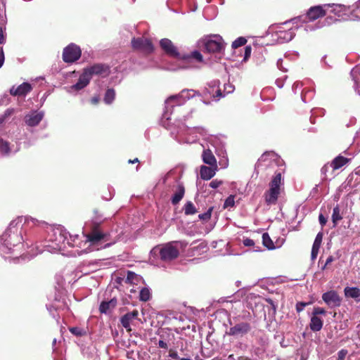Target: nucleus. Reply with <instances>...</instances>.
Here are the masks:
<instances>
[{
    "label": "nucleus",
    "mask_w": 360,
    "mask_h": 360,
    "mask_svg": "<svg viewBox=\"0 0 360 360\" xmlns=\"http://www.w3.org/2000/svg\"><path fill=\"white\" fill-rule=\"evenodd\" d=\"M0 152L4 155H8L11 153L9 143L2 139H0Z\"/></svg>",
    "instance_id": "obj_30"
},
{
    "label": "nucleus",
    "mask_w": 360,
    "mask_h": 360,
    "mask_svg": "<svg viewBox=\"0 0 360 360\" xmlns=\"http://www.w3.org/2000/svg\"><path fill=\"white\" fill-rule=\"evenodd\" d=\"M202 160L204 163L211 167H217V160L210 149L204 150L202 155Z\"/></svg>",
    "instance_id": "obj_23"
},
{
    "label": "nucleus",
    "mask_w": 360,
    "mask_h": 360,
    "mask_svg": "<svg viewBox=\"0 0 360 360\" xmlns=\"http://www.w3.org/2000/svg\"><path fill=\"white\" fill-rule=\"evenodd\" d=\"M334 261V257L333 256H329L326 259V264H330L331 262Z\"/></svg>",
    "instance_id": "obj_62"
},
{
    "label": "nucleus",
    "mask_w": 360,
    "mask_h": 360,
    "mask_svg": "<svg viewBox=\"0 0 360 360\" xmlns=\"http://www.w3.org/2000/svg\"><path fill=\"white\" fill-rule=\"evenodd\" d=\"M5 31V27H0V44H4L6 42Z\"/></svg>",
    "instance_id": "obj_43"
},
{
    "label": "nucleus",
    "mask_w": 360,
    "mask_h": 360,
    "mask_svg": "<svg viewBox=\"0 0 360 360\" xmlns=\"http://www.w3.org/2000/svg\"><path fill=\"white\" fill-rule=\"evenodd\" d=\"M160 45L162 50L170 56L175 58L179 56V54L177 49L174 46L171 40L168 39H162L160 41Z\"/></svg>",
    "instance_id": "obj_17"
},
{
    "label": "nucleus",
    "mask_w": 360,
    "mask_h": 360,
    "mask_svg": "<svg viewBox=\"0 0 360 360\" xmlns=\"http://www.w3.org/2000/svg\"><path fill=\"white\" fill-rule=\"evenodd\" d=\"M324 7H326V9L330 8V12L334 13L335 15H338V17H342L343 15L345 14V12L347 11V8L342 4H324Z\"/></svg>",
    "instance_id": "obj_22"
},
{
    "label": "nucleus",
    "mask_w": 360,
    "mask_h": 360,
    "mask_svg": "<svg viewBox=\"0 0 360 360\" xmlns=\"http://www.w3.org/2000/svg\"><path fill=\"white\" fill-rule=\"evenodd\" d=\"M322 25H319V26H316V27H314V26L311 25H307L305 26V28L304 30L308 32V31H313L316 28H319L321 27Z\"/></svg>",
    "instance_id": "obj_55"
},
{
    "label": "nucleus",
    "mask_w": 360,
    "mask_h": 360,
    "mask_svg": "<svg viewBox=\"0 0 360 360\" xmlns=\"http://www.w3.org/2000/svg\"><path fill=\"white\" fill-rule=\"evenodd\" d=\"M252 52V48L250 46H246L245 48V56L244 59L246 60L250 56Z\"/></svg>",
    "instance_id": "obj_49"
},
{
    "label": "nucleus",
    "mask_w": 360,
    "mask_h": 360,
    "mask_svg": "<svg viewBox=\"0 0 360 360\" xmlns=\"http://www.w3.org/2000/svg\"><path fill=\"white\" fill-rule=\"evenodd\" d=\"M188 243L186 241H172L154 247L150 251V259L160 258L163 262H170L178 257L180 250L184 249Z\"/></svg>",
    "instance_id": "obj_3"
},
{
    "label": "nucleus",
    "mask_w": 360,
    "mask_h": 360,
    "mask_svg": "<svg viewBox=\"0 0 360 360\" xmlns=\"http://www.w3.org/2000/svg\"><path fill=\"white\" fill-rule=\"evenodd\" d=\"M131 321H132V319L129 316H128L127 314H124L121 318V320H120L122 326L124 328H126L128 331L131 330L130 323H131Z\"/></svg>",
    "instance_id": "obj_35"
},
{
    "label": "nucleus",
    "mask_w": 360,
    "mask_h": 360,
    "mask_svg": "<svg viewBox=\"0 0 360 360\" xmlns=\"http://www.w3.org/2000/svg\"><path fill=\"white\" fill-rule=\"evenodd\" d=\"M342 219V216L340 215V211L338 206H336L333 210L332 214V221L334 224V226H336L338 222Z\"/></svg>",
    "instance_id": "obj_33"
},
{
    "label": "nucleus",
    "mask_w": 360,
    "mask_h": 360,
    "mask_svg": "<svg viewBox=\"0 0 360 360\" xmlns=\"http://www.w3.org/2000/svg\"><path fill=\"white\" fill-rule=\"evenodd\" d=\"M276 160V155L273 153H264L258 160L256 164V169L259 167L271 166L272 162Z\"/></svg>",
    "instance_id": "obj_19"
},
{
    "label": "nucleus",
    "mask_w": 360,
    "mask_h": 360,
    "mask_svg": "<svg viewBox=\"0 0 360 360\" xmlns=\"http://www.w3.org/2000/svg\"><path fill=\"white\" fill-rule=\"evenodd\" d=\"M360 72V65L356 66L354 69L351 71V75L353 76L354 73Z\"/></svg>",
    "instance_id": "obj_59"
},
{
    "label": "nucleus",
    "mask_w": 360,
    "mask_h": 360,
    "mask_svg": "<svg viewBox=\"0 0 360 360\" xmlns=\"http://www.w3.org/2000/svg\"><path fill=\"white\" fill-rule=\"evenodd\" d=\"M80 48L75 44H70L65 47L63 52V59L65 63H73L81 56Z\"/></svg>",
    "instance_id": "obj_9"
},
{
    "label": "nucleus",
    "mask_w": 360,
    "mask_h": 360,
    "mask_svg": "<svg viewBox=\"0 0 360 360\" xmlns=\"http://www.w3.org/2000/svg\"><path fill=\"white\" fill-rule=\"evenodd\" d=\"M308 304L306 302H298L296 304V310L297 312H300L304 310V307Z\"/></svg>",
    "instance_id": "obj_47"
},
{
    "label": "nucleus",
    "mask_w": 360,
    "mask_h": 360,
    "mask_svg": "<svg viewBox=\"0 0 360 360\" xmlns=\"http://www.w3.org/2000/svg\"><path fill=\"white\" fill-rule=\"evenodd\" d=\"M127 314H128V316H129L132 320H134L137 318V316L139 315V312L137 310H134L131 312L127 313Z\"/></svg>",
    "instance_id": "obj_52"
},
{
    "label": "nucleus",
    "mask_w": 360,
    "mask_h": 360,
    "mask_svg": "<svg viewBox=\"0 0 360 360\" xmlns=\"http://www.w3.org/2000/svg\"><path fill=\"white\" fill-rule=\"evenodd\" d=\"M302 86V84L300 82H296L293 84L292 86V91L296 93L297 91V89H300L301 88Z\"/></svg>",
    "instance_id": "obj_54"
},
{
    "label": "nucleus",
    "mask_w": 360,
    "mask_h": 360,
    "mask_svg": "<svg viewBox=\"0 0 360 360\" xmlns=\"http://www.w3.org/2000/svg\"><path fill=\"white\" fill-rule=\"evenodd\" d=\"M212 87H218L219 84V82L218 80H214L211 82Z\"/></svg>",
    "instance_id": "obj_63"
},
{
    "label": "nucleus",
    "mask_w": 360,
    "mask_h": 360,
    "mask_svg": "<svg viewBox=\"0 0 360 360\" xmlns=\"http://www.w3.org/2000/svg\"><path fill=\"white\" fill-rule=\"evenodd\" d=\"M251 329L250 325L248 323H239L231 327L229 330V334L238 337H242L247 334Z\"/></svg>",
    "instance_id": "obj_15"
},
{
    "label": "nucleus",
    "mask_w": 360,
    "mask_h": 360,
    "mask_svg": "<svg viewBox=\"0 0 360 360\" xmlns=\"http://www.w3.org/2000/svg\"><path fill=\"white\" fill-rule=\"evenodd\" d=\"M243 243L245 246L252 247L255 245V242L252 239L250 238H245L243 241Z\"/></svg>",
    "instance_id": "obj_46"
},
{
    "label": "nucleus",
    "mask_w": 360,
    "mask_h": 360,
    "mask_svg": "<svg viewBox=\"0 0 360 360\" xmlns=\"http://www.w3.org/2000/svg\"><path fill=\"white\" fill-rule=\"evenodd\" d=\"M192 58L196 59L198 61H202V54L198 51H193L191 53Z\"/></svg>",
    "instance_id": "obj_45"
},
{
    "label": "nucleus",
    "mask_w": 360,
    "mask_h": 360,
    "mask_svg": "<svg viewBox=\"0 0 360 360\" xmlns=\"http://www.w3.org/2000/svg\"><path fill=\"white\" fill-rule=\"evenodd\" d=\"M349 159L343 156L339 155L336 157L330 163V167L333 169L336 170L345 165L348 162Z\"/></svg>",
    "instance_id": "obj_25"
},
{
    "label": "nucleus",
    "mask_w": 360,
    "mask_h": 360,
    "mask_svg": "<svg viewBox=\"0 0 360 360\" xmlns=\"http://www.w3.org/2000/svg\"><path fill=\"white\" fill-rule=\"evenodd\" d=\"M262 243L263 245L269 250H274L276 248L272 240L269 237L267 233H264L262 235Z\"/></svg>",
    "instance_id": "obj_31"
},
{
    "label": "nucleus",
    "mask_w": 360,
    "mask_h": 360,
    "mask_svg": "<svg viewBox=\"0 0 360 360\" xmlns=\"http://www.w3.org/2000/svg\"><path fill=\"white\" fill-rule=\"evenodd\" d=\"M137 290H139V299L141 301L147 302L150 299L151 293L148 288L139 286L137 288Z\"/></svg>",
    "instance_id": "obj_28"
},
{
    "label": "nucleus",
    "mask_w": 360,
    "mask_h": 360,
    "mask_svg": "<svg viewBox=\"0 0 360 360\" xmlns=\"http://www.w3.org/2000/svg\"><path fill=\"white\" fill-rule=\"evenodd\" d=\"M91 80L87 72L84 70L82 74L79 76L77 82L73 85L66 87L67 91L70 94L77 92L86 87Z\"/></svg>",
    "instance_id": "obj_11"
},
{
    "label": "nucleus",
    "mask_w": 360,
    "mask_h": 360,
    "mask_svg": "<svg viewBox=\"0 0 360 360\" xmlns=\"http://www.w3.org/2000/svg\"><path fill=\"white\" fill-rule=\"evenodd\" d=\"M158 346H159V347L162 348V349H167V347H168L167 344L163 340L158 341Z\"/></svg>",
    "instance_id": "obj_56"
},
{
    "label": "nucleus",
    "mask_w": 360,
    "mask_h": 360,
    "mask_svg": "<svg viewBox=\"0 0 360 360\" xmlns=\"http://www.w3.org/2000/svg\"><path fill=\"white\" fill-rule=\"evenodd\" d=\"M184 195V188L181 185L178 186L177 190L172 198V202L173 205H176L183 198Z\"/></svg>",
    "instance_id": "obj_29"
},
{
    "label": "nucleus",
    "mask_w": 360,
    "mask_h": 360,
    "mask_svg": "<svg viewBox=\"0 0 360 360\" xmlns=\"http://www.w3.org/2000/svg\"><path fill=\"white\" fill-rule=\"evenodd\" d=\"M288 22L283 25H278L275 27H271L269 34L271 36V41L276 43L283 44L288 42L295 37V32L292 28L285 29L283 25H286Z\"/></svg>",
    "instance_id": "obj_7"
},
{
    "label": "nucleus",
    "mask_w": 360,
    "mask_h": 360,
    "mask_svg": "<svg viewBox=\"0 0 360 360\" xmlns=\"http://www.w3.org/2000/svg\"><path fill=\"white\" fill-rule=\"evenodd\" d=\"M117 304V301L115 299H112L108 302H101L99 310L101 313L107 314Z\"/></svg>",
    "instance_id": "obj_26"
},
{
    "label": "nucleus",
    "mask_w": 360,
    "mask_h": 360,
    "mask_svg": "<svg viewBox=\"0 0 360 360\" xmlns=\"http://www.w3.org/2000/svg\"><path fill=\"white\" fill-rule=\"evenodd\" d=\"M70 331L75 335H77V336H81L83 335V330L82 329H81L80 328H78V327H73V328H70Z\"/></svg>",
    "instance_id": "obj_41"
},
{
    "label": "nucleus",
    "mask_w": 360,
    "mask_h": 360,
    "mask_svg": "<svg viewBox=\"0 0 360 360\" xmlns=\"http://www.w3.org/2000/svg\"><path fill=\"white\" fill-rule=\"evenodd\" d=\"M223 184L221 180L214 179L210 183V186L212 188H217Z\"/></svg>",
    "instance_id": "obj_42"
},
{
    "label": "nucleus",
    "mask_w": 360,
    "mask_h": 360,
    "mask_svg": "<svg viewBox=\"0 0 360 360\" xmlns=\"http://www.w3.org/2000/svg\"><path fill=\"white\" fill-rule=\"evenodd\" d=\"M217 170V167L202 166L200 168L201 178L204 180H210L215 175Z\"/></svg>",
    "instance_id": "obj_21"
},
{
    "label": "nucleus",
    "mask_w": 360,
    "mask_h": 360,
    "mask_svg": "<svg viewBox=\"0 0 360 360\" xmlns=\"http://www.w3.org/2000/svg\"><path fill=\"white\" fill-rule=\"evenodd\" d=\"M32 88L30 84L24 82L18 86H13L10 89V94L12 96H25L32 91Z\"/></svg>",
    "instance_id": "obj_18"
},
{
    "label": "nucleus",
    "mask_w": 360,
    "mask_h": 360,
    "mask_svg": "<svg viewBox=\"0 0 360 360\" xmlns=\"http://www.w3.org/2000/svg\"><path fill=\"white\" fill-rule=\"evenodd\" d=\"M207 134V130L203 127H188L182 124L179 127L175 135V139L179 143H192L197 141L200 136L205 137Z\"/></svg>",
    "instance_id": "obj_5"
},
{
    "label": "nucleus",
    "mask_w": 360,
    "mask_h": 360,
    "mask_svg": "<svg viewBox=\"0 0 360 360\" xmlns=\"http://www.w3.org/2000/svg\"><path fill=\"white\" fill-rule=\"evenodd\" d=\"M235 205V196L233 195H229L224 203V208H231Z\"/></svg>",
    "instance_id": "obj_36"
},
{
    "label": "nucleus",
    "mask_w": 360,
    "mask_h": 360,
    "mask_svg": "<svg viewBox=\"0 0 360 360\" xmlns=\"http://www.w3.org/2000/svg\"><path fill=\"white\" fill-rule=\"evenodd\" d=\"M195 248L200 249L204 251L205 249H207V245L204 243H201Z\"/></svg>",
    "instance_id": "obj_57"
},
{
    "label": "nucleus",
    "mask_w": 360,
    "mask_h": 360,
    "mask_svg": "<svg viewBox=\"0 0 360 360\" xmlns=\"http://www.w3.org/2000/svg\"><path fill=\"white\" fill-rule=\"evenodd\" d=\"M347 354V350L341 349L338 353V360H345Z\"/></svg>",
    "instance_id": "obj_44"
},
{
    "label": "nucleus",
    "mask_w": 360,
    "mask_h": 360,
    "mask_svg": "<svg viewBox=\"0 0 360 360\" xmlns=\"http://www.w3.org/2000/svg\"><path fill=\"white\" fill-rule=\"evenodd\" d=\"M276 84L279 88H282L283 86V82L281 79H276Z\"/></svg>",
    "instance_id": "obj_60"
},
{
    "label": "nucleus",
    "mask_w": 360,
    "mask_h": 360,
    "mask_svg": "<svg viewBox=\"0 0 360 360\" xmlns=\"http://www.w3.org/2000/svg\"><path fill=\"white\" fill-rule=\"evenodd\" d=\"M225 90L227 91V93H231L233 91V86L232 85L229 84L227 86L225 87Z\"/></svg>",
    "instance_id": "obj_61"
},
{
    "label": "nucleus",
    "mask_w": 360,
    "mask_h": 360,
    "mask_svg": "<svg viewBox=\"0 0 360 360\" xmlns=\"http://www.w3.org/2000/svg\"><path fill=\"white\" fill-rule=\"evenodd\" d=\"M322 239H323V233L321 232H319L315 238L312 248L319 250L321 245Z\"/></svg>",
    "instance_id": "obj_38"
},
{
    "label": "nucleus",
    "mask_w": 360,
    "mask_h": 360,
    "mask_svg": "<svg viewBox=\"0 0 360 360\" xmlns=\"http://www.w3.org/2000/svg\"><path fill=\"white\" fill-rule=\"evenodd\" d=\"M246 42H247V40L245 38L242 37H238L234 41H233L232 48L237 49L240 46L245 45L246 44Z\"/></svg>",
    "instance_id": "obj_37"
},
{
    "label": "nucleus",
    "mask_w": 360,
    "mask_h": 360,
    "mask_svg": "<svg viewBox=\"0 0 360 360\" xmlns=\"http://www.w3.org/2000/svg\"><path fill=\"white\" fill-rule=\"evenodd\" d=\"M319 249L314 248H311V257L312 260H314L316 259L317 255L319 254Z\"/></svg>",
    "instance_id": "obj_48"
},
{
    "label": "nucleus",
    "mask_w": 360,
    "mask_h": 360,
    "mask_svg": "<svg viewBox=\"0 0 360 360\" xmlns=\"http://www.w3.org/2000/svg\"><path fill=\"white\" fill-rule=\"evenodd\" d=\"M212 211V207H210L206 212L199 214L198 217L200 219H202V220L209 219L211 217Z\"/></svg>",
    "instance_id": "obj_40"
},
{
    "label": "nucleus",
    "mask_w": 360,
    "mask_h": 360,
    "mask_svg": "<svg viewBox=\"0 0 360 360\" xmlns=\"http://www.w3.org/2000/svg\"><path fill=\"white\" fill-rule=\"evenodd\" d=\"M4 60H5V57H4V53L3 48L0 47V68L4 65Z\"/></svg>",
    "instance_id": "obj_50"
},
{
    "label": "nucleus",
    "mask_w": 360,
    "mask_h": 360,
    "mask_svg": "<svg viewBox=\"0 0 360 360\" xmlns=\"http://www.w3.org/2000/svg\"><path fill=\"white\" fill-rule=\"evenodd\" d=\"M127 281L133 285L132 288L130 289L131 292H136L137 291L135 285H139V287L141 285L143 284V279L141 276L130 271L127 274Z\"/></svg>",
    "instance_id": "obj_20"
},
{
    "label": "nucleus",
    "mask_w": 360,
    "mask_h": 360,
    "mask_svg": "<svg viewBox=\"0 0 360 360\" xmlns=\"http://www.w3.org/2000/svg\"><path fill=\"white\" fill-rule=\"evenodd\" d=\"M344 293L346 297L356 299L360 297V289L356 287H346Z\"/></svg>",
    "instance_id": "obj_27"
},
{
    "label": "nucleus",
    "mask_w": 360,
    "mask_h": 360,
    "mask_svg": "<svg viewBox=\"0 0 360 360\" xmlns=\"http://www.w3.org/2000/svg\"><path fill=\"white\" fill-rule=\"evenodd\" d=\"M131 46L134 49L139 50L146 54L152 53L154 50L151 41L145 37L133 38Z\"/></svg>",
    "instance_id": "obj_10"
},
{
    "label": "nucleus",
    "mask_w": 360,
    "mask_h": 360,
    "mask_svg": "<svg viewBox=\"0 0 360 360\" xmlns=\"http://www.w3.org/2000/svg\"><path fill=\"white\" fill-rule=\"evenodd\" d=\"M195 92L192 89H184L179 94L171 96L165 101V110L162 115L164 119L169 120L174 113L181 112L183 109L179 108L187 100L193 98Z\"/></svg>",
    "instance_id": "obj_4"
},
{
    "label": "nucleus",
    "mask_w": 360,
    "mask_h": 360,
    "mask_svg": "<svg viewBox=\"0 0 360 360\" xmlns=\"http://www.w3.org/2000/svg\"><path fill=\"white\" fill-rule=\"evenodd\" d=\"M99 101V98L97 96H94L91 99V103L94 105H96Z\"/></svg>",
    "instance_id": "obj_58"
},
{
    "label": "nucleus",
    "mask_w": 360,
    "mask_h": 360,
    "mask_svg": "<svg viewBox=\"0 0 360 360\" xmlns=\"http://www.w3.org/2000/svg\"><path fill=\"white\" fill-rule=\"evenodd\" d=\"M42 111H32L25 116V122L30 127H34L39 124L44 117Z\"/></svg>",
    "instance_id": "obj_14"
},
{
    "label": "nucleus",
    "mask_w": 360,
    "mask_h": 360,
    "mask_svg": "<svg viewBox=\"0 0 360 360\" xmlns=\"http://www.w3.org/2000/svg\"><path fill=\"white\" fill-rule=\"evenodd\" d=\"M199 45L209 53H220L225 49V43L219 34L208 35L199 41Z\"/></svg>",
    "instance_id": "obj_6"
},
{
    "label": "nucleus",
    "mask_w": 360,
    "mask_h": 360,
    "mask_svg": "<svg viewBox=\"0 0 360 360\" xmlns=\"http://www.w3.org/2000/svg\"><path fill=\"white\" fill-rule=\"evenodd\" d=\"M6 118L4 117V115H0V124L5 122Z\"/></svg>",
    "instance_id": "obj_64"
},
{
    "label": "nucleus",
    "mask_w": 360,
    "mask_h": 360,
    "mask_svg": "<svg viewBox=\"0 0 360 360\" xmlns=\"http://www.w3.org/2000/svg\"><path fill=\"white\" fill-rule=\"evenodd\" d=\"M319 220L321 225L323 226H324L327 222V219L322 214H320L319 216Z\"/></svg>",
    "instance_id": "obj_51"
},
{
    "label": "nucleus",
    "mask_w": 360,
    "mask_h": 360,
    "mask_svg": "<svg viewBox=\"0 0 360 360\" xmlns=\"http://www.w3.org/2000/svg\"><path fill=\"white\" fill-rule=\"evenodd\" d=\"M322 299L330 307H339L341 304V298L335 290L324 292Z\"/></svg>",
    "instance_id": "obj_13"
},
{
    "label": "nucleus",
    "mask_w": 360,
    "mask_h": 360,
    "mask_svg": "<svg viewBox=\"0 0 360 360\" xmlns=\"http://www.w3.org/2000/svg\"><path fill=\"white\" fill-rule=\"evenodd\" d=\"M115 97V92L113 89H109L106 91L104 97V101L107 104L112 103Z\"/></svg>",
    "instance_id": "obj_32"
},
{
    "label": "nucleus",
    "mask_w": 360,
    "mask_h": 360,
    "mask_svg": "<svg viewBox=\"0 0 360 360\" xmlns=\"http://www.w3.org/2000/svg\"><path fill=\"white\" fill-rule=\"evenodd\" d=\"M281 174L278 173L269 184V189L264 193L265 201L268 205L276 204L280 194Z\"/></svg>",
    "instance_id": "obj_8"
},
{
    "label": "nucleus",
    "mask_w": 360,
    "mask_h": 360,
    "mask_svg": "<svg viewBox=\"0 0 360 360\" xmlns=\"http://www.w3.org/2000/svg\"><path fill=\"white\" fill-rule=\"evenodd\" d=\"M13 112H14L13 108H8L4 112V113L3 115L7 119L8 117H10L11 115H13Z\"/></svg>",
    "instance_id": "obj_53"
},
{
    "label": "nucleus",
    "mask_w": 360,
    "mask_h": 360,
    "mask_svg": "<svg viewBox=\"0 0 360 360\" xmlns=\"http://www.w3.org/2000/svg\"><path fill=\"white\" fill-rule=\"evenodd\" d=\"M323 325V321L319 316H311L309 328L314 332H317L321 330Z\"/></svg>",
    "instance_id": "obj_24"
},
{
    "label": "nucleus",
    "mask_w": 360,
    "mask_h": 360,
    "mask_svg": "<svg viewBox=\"0 0 360 360\" xmlns=\"http://www.w3.org/2000/svg\"><path fill=\"white\" fill-rule=\"evenodd\" d=\"M326 13V7H324V5L316 6L309 8L305 18H308L309 21H314L324 16Z\"/></svg>",
    "instance_id": "obj_16"
},
{
    "label": "nucleus",
    "mask_w": 360,
    "mask_h": 360,
    "mask_svg": "<svg viewBox=\"0 0 360 360\" xmlns=\"http://www.w3.org/2000/svg\"><path fill=\"white\" fill-rule=\"evenodd\" d=\"M67 235L68 233L61 226L51 228L44 245V250L56 253L64 250L66 248V244H68L70 246H77L82 249V252H87L103 248H105L115 243V240H113L110 243L103 244V243L110 240V234L103 233L99 230H94L89 235H84V240L78 243L76 242L78 236H70V239L68 240Z\"/></svg>",
    "instance_id": "obj_1"
},
{
    "label": "nucleus",
    "mask_w": 360,
    "mask_h": 360,
    "mask_svg": "<svg viewBox=\"0 0 360 360\" xmlns=\"http://www.w3.org/2000/svg\"><path fill=\"white\" fill-rule=\"evenodd\" d=\"M84 70L91 79L94 75L105 77L109 73V68L103 64H95L85 68Z\"/></svg>",
    "instance_id": "obj_12"
},
{
    "label": "nucleus",
    "mask_w": 360,
    "mask_h": 360,
    "mask_svg": "<svg viewBox=\"0 0 360 360\" xmlns=\"http://www.w3.org/2000/svg\"><path fill=\"white\" fill-rule=\"evenodd\" d=\"M184 212L186 215L193 214L197 212V210L191 202H187L184 205Z\"/></svg>",
    "instance_id": "obj_34"
},
{
    "label": "nucleus",
    "mask_w": 360,
    "mask_h": 360,
    "mask_svg": "<svg viewBox=\"0 0 360 360\" xmlns=\"http://www.w3.org/2000/svg\"><path fill=\"white\" fill-rule=\"evenodd\" d=\"M326 311L321 307H314L312 311V316H319V315H325Z\"/></svg>",
    "instance_id": "obj_39"
},
{
    "label": "nucleus",
    "mask_w": 360,
    "mask_h": 360,
    "mask_svg": "<svg viewBox=\"0 0 360 360\" xmlns=\"http://www.w3.org/2000/svg\"><path fill=\"white\" fill-rule=\"evenodd\" d=\"M39 221L29 217H18L9 224L8 227L1 236V251L4 254L18 255L24 249L23 226H35Z\"/></svg>",
    "instance_id": "obj_2"
}]
</instances>
